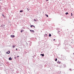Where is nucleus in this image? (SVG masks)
<instances>
[{"label":"nucleus","mask_w":74,"mask_h":74,"mask_svg":"<svg viewBox=\"0 0 74 74\" xmlns=\"http://www.w3.org/2000/svg\"><path fill=\"white\" fill-rule=\"evenodd\" d=\"M40 55H42V56H44V54H41Z\"/></svg>","instance_id":"39448f33"},{"label":"nucleus","mask_w":74,"mask_h":74,"mask_svg":"<svg viewBox=\"0 0 74 74\" xmlns=\"http://www.w3.org/2000/svg\"><path fill=\"white\" fill-rule=\"evenodd\" d=\"M9 60H12V59L11 58V57H10L9 58Z\"/></svg>","instance_id":"6e6552de"},{"label":"nucleus","mask_w":74,"mask_h":74,"mask_svg":"<svg viewBox=\"0 0 74 74\" xmlns=\"http://www.w3.org/2000/svg\"><path fill=\"white\" fill-rule=\"evenodd\" d=\"M66 15H67V14H69V13L68 12H66L65 13Z\"/></svg>","instance_id":"9d476101"},{"label":"nucleus","mask_w":74,"mask_h":74,"mask_svg":"<svg viewBox=\"0 0 74 74\" xmlns=\"http://www.w3.org/2000/svg\"><path fill=\"white\" fill-rule=\"evenodd\" d=\"M20 12H23V11L21 10L20 11Z\"/></svg>","instance_id":"4468645a"},{"label":"nucleus","mask_w":74,"mask_h":74,"mask_svg":"<svg viewBox=\"0 0 74 74\" xmlns=\"http://www.w3.org/2000/svg\"><path fill=\"white\" fill-rule=\"evenodd\" d=\"M19 56H18L17 57V58H19Z\"/></svg>","instance_id":"f3484780"},{"label":"nucleus","mask_w":74,"mask_h":74,"mask_svg":"<svg viewBox=\"0 0 74 74\" xmlns=\"http://www.w3.org/2000/svg\"><path fill=\"white\" fill-rule=\"evenodd\" d=\"M27 10L28 11H29V10H30V9H28V8L27 9Z\"/></svg>","instance_id":"ddd939ff"},{"label":"nucleus","mask_w":74,"mask_h":74,"mask_svg":"<svg viewBox=\"0 0 74 74\" xmlns=\"http://www.w3.org/2000/svg\"><path fill=\"white\" fill-rule=\"evenodd\" d=\"M49 37H51V34H49Z\"/></svg>","instance_id":"0eeeda50"},{"label":"nucleus","mask_w":74,"mask_h":74,"mask_svg":"<svg viewBox=\"0 0 74 74\" xmlns=\"http://www.w3.org/2000/svg\"><path fill=\"white\" fill-rule=\"evenodd\" d=\"M10 37H15V36H14V35H11L10 36Z\"/></svg>","instance_id":"f03ea898"},{"label":"nucleus","mask_w":74,"mask_h":74,"mask_svg":"<svg viewBox=\"0 0 74 74\" xmlns=\"http://www.w3.org/2000/svg\"><path fill=\"white\" fill-rule=\"evenodd\" d=\"M45 15H46V16H47V17H48V15H47V14H45Z\"/></svg>","instance_id":"2eb2a0df"},{"label":"nucleus","mask_w":74,"mask_h":74,"mask_svg":"<svg viewBox=\"0 0 74 74\" xmlns=\"http://www.w3.org/2000/svg\"><path fill=\"white\" fill-rule=\"evenodd\" d=\"M57 63L58 64H60V62H57Z\"/></svg>","instance_id":"1a4fd4ad"},{"label":"nucleus","mask_w":74,"mask_h":74,"mask_svg":"<svg viewBox=\"0 0 74 74\" xmlns=\"http://www.w3.org/2000/svg\"><path fill=\"white\" fill-rule=\"evenodd\" d=\"M34 21H35V22H37V21L36 20L34 19Z\"/></svg>","instance_id":"423d86ee"},{"label":"nucleus","mask_w":74,"mask_h":74,"mask_svg":"<svg viewBox=\"0 0 74 74\" xmlns=\"http://www.w3.org/2000/svg\"><path fill=\"white\" fill-rule=\"evenodd\" d=\"M32 27H34L33 29H35V26L33 25H32L30 26V27L32 28Z\"/></svg>","instance_id":"f257e3e1"},{"label":"nucleus","mask_w":74,"mask_h":74,"mask_svg":"<svg viewBox=\"0 0 74 74\" xmlns=\"http://www.w3.org/2000/svg\"><path fill=\"white\" fill-rule=\"evenodd\" d=\"M2 16H3V17H5V16H4V15L3 14H2Z\"/></svg>","instance_id":"9b49d317"},{"label":"nucleus","mask_w":74,"mask_h":74,"mask_svg":"<svg viewBox=\"0 0 74 74\" xmlns=\"http://www.w3.org/2000/svg\"><path fill=\"white\" fill-rule=\"evenodd\" d=\"M69 70H70V71H71V69H70Z\"/></svg>","instance_id":"6ab92c4d"},{"label":"nucleus","mask_w":74,"mask_h":74,"mask_svg":"<svg viewBox=\"0 0 74 74\" xmlns=\"http://www.w3.org/2000/svg\"><path fill=\"white\" fill-rule=\"evenodd\" d=\"M71 16H73V14H71Z\"/></svg>","instance_id":"4be33fe9"},{"label":"nucleus","mask_w":74,"mask_h":74,"mask_svg":"<svg viewBox=\"0 0 74 74\" xmlns=\"http://www.w3.org/2000/svg\"><path fill=\"white\" fill-rule=\"evenodd\" d=\"M71 14H72V13H71Z\"/></svg>","instance_id":"393cba45"},{"label":"nucleus","mask_w":74,"mask_h":74,"mask_svg":"<svg viewBox=\"0 0 74 74\" xmlns=\"http://www.w3.org/2000/svg\"><path fill=\"white\" fill-rule=\"evenodd\" d=\"M46 1H48V0H46Z\"/></svg>","instance_id":"5701e85b"},{"label":"nucleus","mask_w":74,"mask_h":74,"mask_svg":"<svg viewBox=\"0 0 74 74\" xmlns=\"http://www.w3.org/2000/svg\"><path fill=\"white\" fill-rule=\"evenodd\" d=\"M57 58H56L55 60L56 62L57 61Z\"/></svg>","instance_id":"f8f14e48"},{"label":"nucleus","mask_w":74,"mask_h":74,"mask_svg":"<svg viewBox=\"0 0 74 74\" xmlns=\"http://www.w3.org/2000/svg\"><path fill=\"white\" fill-rule=\"evenodd\" d=\"M22 32H23V31H22V30H21V32L22 33Z\"/></svg>","instance_id":"dca6fc26"},{"label":"nucleus","mask_w":74,"mask_h":74,"mask_svg":"<svg viewBox=\"0 0 74 74\" xmlns=\"http://www.w3.org/2000/svg\"><path fill=\"white\" fill-rule=\"evenodd\" d=\"M16 49V51H18V49Z\"/></svg>","instance_id":"412c9836"},{"label":"nucleus","mask_w":74,"mask_h":74,"mask_svg":"<svg viewBox=\"0 0 74 74\" xmlns=\"http://www.w3.org/2000/svg\"><path fill=\"white\" fill-rule=\"evenodd\" d=\"M30 32H33V33H34V30H30Z\"/></svg>","instance_id":"7ed1b4c3"},{"label":"nucleus","mask_w":74,"mask_h":74,"mask_svg":"<svg viewBox=\"0 0 74 74\" xmlns=\"http://www.w3.org/2000/svg\"><path fill=\"white\" fill-rule=\"evenodd\" d=\"M73 55H74V53H73Z\"/></svg>","instance_id":"b1692460"},{"label":"nucleus","mask_w":74,"mask_h":74,"mask_svg":"<svg viewBox=\"0 0 74 74\" xmlns=\"http://www.w3.org/2000/svg\"><path fill=\"white\" fill-rule=\"evenodd\" d=\"M53 41H55V39H53Z\"/></svg>","instance_id":"aec40b11"},{"label":"nucleus","mask_w":74,"mask_h":74,"mask_svg":"<svg viewBox=\"0 0 74 74\" xmlns=\"http://www.w3.org/2000/svg\"><path fill=\"white\" fill-rule=\"evenodd\" d=\"M10 53V51H8V52H6V53H7L8 54H9Z\"/></svg>","instance_id":"20e7f679"},{"label":"nucleus","mask_w":74,"mask_h":74,"mask_svg":"<svg viewBox=\"0 0 74 74\" xmlns=\"http://www.w3.org/2000/svg\"><path fill=\"white\" fill-rule=\"evenodd\" d=\"M12 47H13L14 48H15V46H13Z\"/></svg>","instance_id":"a211bd4d"}]
</instances>
